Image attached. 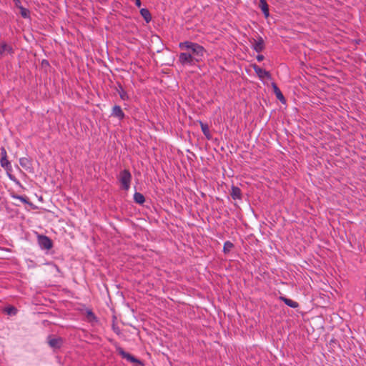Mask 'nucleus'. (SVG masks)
I'll return each instance as SVG.
<instances>
[{
	"instance_id": "22",
	"label": "nucleus",
	"mask_w": 366,
	"mask_h": 366,
	"mask_svg": "<svg viewBox=\"0 0 366 366\" xmlns=\"http://www.w3.org/2000/svg\"><path fill=\"white\" fill-rule=\"evenodd\" d=\"M11 197L14 199H19L24 204H29L28 198L25 196H21V195L13 194H11Z\"/></svg>"
},
{
	"instance_id": "13",
	"label": "nucleus",
	"mask_w": 366,
	"mask_h": 366,
	"mask_svg": "<svg viewBox=\"0 0 366 366\" xmlns=\"http://www.w3.org/2000/svg\"><path fill=\"white\" fill-rule=\"evenodd\" d=\"M230 194L233 199H240L242 197L241 189L237 187L232 186Z\"/></svg>"
},
{
	"instance_id": "24",
	"label": "nucleus",
	"mask_w": 366,
	"mask_h": 366,
	"mask_svg": "<svg viewBox=\"0 0 366 366\" xmlns=\"http://www.w3.org/2000/svg\"><path fill=\"white\" fill-rule=\"evenodd\" d=\"M5 311L9 315H15L17 310L14 307H9L6 308Z\"/></svg>"
},
{
	"instance_id": "28",
	"label": "nucleus",
	"mask_w": 366,
	"mask_h": 366,
	"mask_svg": "<svg viewBox=\"0 0 366 366\" xmlns=\"http://www.w3.org/2000/svg\"><path fill=\"white\" fill-rule=\"evenodd\" d=\"M256 59L258 61H262L264 59V56L262 54H259L257 56Z\"/></svg>"
},
{
	"instance_id": "18",
	"label": "nucleus",
	"mask_w": 366,
	"mask_h": 366,
	"mask_svg": "<svg viewBox=\"0 0 366 366\" xmlns=\"http://www.w3.org/2000/svg\"><path fill=\"white\" fill-rule=\"evenodd\" d=\"M117 92H118V94H119L120 98L122 100H128L129 99V95L127 94V92L122 88V86H119Z\"/></svg>"
},
{
	"instance_id": "11",
	"label": "nucleus",
	"mask_w": 366,
	"mask_h": 366,
	"mask_svg": "<svg viewBox=\"0 0 366 366\" xmlns=\"http://www.w3.org/2000/svg\"><path fill=\"white\" fill-rule=\"evenodd\" d=\"M272 87L273 89V92L275 94L276 97L277 98V99H279L281 102L285 103V99L282 92L280 91L279 87L277 86V84L275 83L272 82Z\"/></svg>"
},
{
	"instance_id": "20",
	"label": "nucleus",
	"mask_w": 366,
	"mask_h": 366,
	"mask_svg": "<svg viewBox=\"0 0 366 366\" xmlns=\"http://www.w3.org/2000/svg\"><path fill=\"white\" fill-rule=\"evenodd\" d=\"M0 164L5 169H10L11 167V163L8 161L7 157L1 158Z\"/></svg>"
},
{
	"instance_id": "19",
	"label": "nucleus",
	"mask_w": 366,
	"mask_h": 366,
	"mask_svg": "<svg viewBox=\"0 0 366 366\" xmlns=\"http://www.w3.org/2000/svg\"><path fill=\"white\" fill-rule=\"evenodd\" d=\"M18 8L20 9V14L23 18L27 19L30 17V11L29 9L23 7L22 5H21L20 7Z\"/></svg>"
},
{
	"instance_id": "15",
	"label": "nucleus",
	"mask_w": 366,
	"mask_h": 366,
	"mask_svg": "<svg viewBox=\"0 0 366 366\" xmlns=\"http://www.w3.org/2000/svg\"><path fill=\"white\" fill-rule=\"evenodd\" d=\"M48 342L51 347L56 349L61 347L62 340L61 338H50Z\"/></svg>"
},
{
	"instance_id": "2",
	"label": "nucleus",
	"mask_w": 366,
	"mask_h": 366,
	"mask_svg": "<svg viewBox=\"0 0 366 366\" xmlns=\"http://www.w3.org/2000/svg\"><path fill=\"white\" fill-rule=\"evenodd\" d=\"M178 61L183 66H192L198 63L190 52H181L178 56Z\"/></svg>"
},
{
	"instance_id": "7",
	"label": "nucleus",
	"mask_w": 366,
	"mask_h": 366,
	"mask_svg": "<svg viewBox=\"0 0 366 366\" xmlns=\"http://www.w3.org/2000/svg\"><path fill=\"white\" fill-rule=\"evenodd\" d=\"M252 49L257 52H261L264 49V42L263 39L259 36L257 40L253 39Z\"/></svg>"
},
{
	"instance_id": "4",
	"label": "nucleus",
	"mask_w": 366,
	"mask_h": 366,
	"mask_svg": "<svg viewBox=\"0 0 366 366\" xmlns=\"http://www.w3.org/2000/svg\"><path fill=\"white\" fill-rule=\"evenodd\" d=\"M117 351L122 356V358L126 359L127 361L132 362L135 366H144V363L139 359L136 358L131 354L125 352L122 347H118Z\"/></svg>"
},
{
	"instance_id": "12",
	"label": "nucleus",
	"mask_w": 366,
	"mask_h": 366,
	"mask_svg": "<svg viewBox=\"0 0 366 366\" xmlns=\"http://www.w3.org/2000/svg\"><path fill=\"white\" fill-rule=\"evenodd\" d=\"M280 300L282 301L286 305L291 308H297L299 307V304L297 302L291 299L287 298L285 297L280 296Z\"/></svg>"
},
{
	"instance_id": "27",
	"label": "nucleus",
	"mask_w": 366,
	"mask_h": 366,
	"mask_svg": "<svg viewBox=\"0 0 366 366\" xmlns=\"http://www.w3.org/2000/svg\"><path fill=\"white\" fill-rule=\"evenodd\" d=\"M14 2V4L16 7H20V6L21 5V1L20 0H13Z\"/></svg>"
},
{
	"instance_id": "14",
	"label": "nucleus",
	"mask_w": 366,
	"mask_h": 366,
	"mask_svg": "<svg viewBox=\"0 0 366 366\" xmlns=\"http://www.w3.org/2000/svg\"><path fill=\"white\" fill-rule=\"evenodd\" d=\"M259 7L262 11L264 16L267 18L269 16V7L266 0H259Z\"/></svg>"
},
{
	"instance_id": "25",
	"label": "nucleus",
	"mask_w": 366,
	"mask_h": 366,
	"mask_svg": "<svg viewBox=\"0 0 366 366\" xmlns=\"http://www.w3.org/2000/svg\"><path fill=\"white\" fill-rule=\"evenodd\" d=\"M201 128H202V131L203 134L206 137H209V128H208L207 125L204 124H201Z\"/></svg>"
},
{
	"instance_id": "5",
	"label": "nucleus",
	"mask_w": 366,
	"mask_h": 366,
	"mask_svg": "<svg viewBox=\"0 0 366 366\" xmlns=\"http://www.w3.org/2000/svg\"><path fill=\"white\" fill-rule=\"evenodd\" d=\"M38 243L39 247L43 249H50L52 247L51 240L45 235L38 236Z\"/></svg>"
},
{
	"instance_id": "21",
	"label": "nucleus",
	"mask_w": 366,
	"mask_h": 366,
	"mask_svg": "<svg viewBox=\"0 0 366 366\" xmlns=\"http://www.w3.org/2000/svg\"><path fill=\"white\" fill-rule=\"evenodd\" d=\"M234 244L230 241H226L224 244L223 252L227 254L233 248Z\"/></svg>"
},
{
	"instance_id": "1",
	"label": "nucleus",
	"mask_w": 366,
	"mask_h": 366,
	"mask_svg": "<svg viewBox=\"0 0 366 366\" xmlns=\"http://www.w3.org/2000/svg\"><path fill=\"white\" fill-rule=\"evenodd\" d=\"M179 47L182 50H187L188 51L187 52H190L192 56H193L194 59H196L197 62L203 61L206 50L202 45L196 42L185 41L180 42Z\"/></svg>"
},
{
	"instance_id": "6",
	"label": "nucleus",
	"mask_w": 366,
	"mask_h": 366,
	"mask_svg": "<svg viewBox=\"0 0 366 366\" xmlns=\"http://www.w3.org/2000/svg\"><path fill=\"white\" fill-rule=\"evenodd\" d=\"M14 53V49L12 46L5 41L0 42V54L1 56H5L7 54H12Z\"/></svg>"
},
{
	"instance_id": "10",
	"label": "nucleus",
	"mask_w": 366,
	"mask_h": 366,
	"mask_svg": "<svg viewBox=\"0 0 366 366\" xmlns=\"http://www.w3.org/2000/svg\"><path fill=\"white\" fill-rule=\"evenodd\" d=\"M19 164L26 171L32 172L31 160L27 157H21L19 159Z\"/></svg>"
},
{
	"instance_id": "30",
	"label": "nucleus",
	"mask_w": 366,
	"mask_h": 366,
	"mask_svg": "<svg viewBox=\"0 0 366 366\" xmlns=\"http://www.w3.org/2000/svg\"><path fill=\"white\" fill-rule=\"evenodd\" d=\"M9 178H10V179H11V180H14V179L11 177V175H9Z\"/></svg>"
},
{
	"instance_id": "3",
	"label": "nucleus",
	"mask_w": 366,
	"mask_h": 366,
	"mask_svg": "<svg viewBox=\"0 0 366 366\" xmlns=\"http://www.w3.org/2000/svg\"><path fill=\"white\" fill-rule=\"evenodd\" d=\"M119 180L125 190H128L130 187L132 180V174L127 169H124L119 174Z\"/></svg>"
},
{
	"instance_id": "9",
	"label": "nucleus",
	"mask_w": 366,
	"mask_h": 366,
	"mask_svg": "<svg viewBox=\"0 0 366 366\" xmlns=\"http://www.w3.org/2000/svg\"><path fill=\"white\" fill-rule=\"evenodd\" d=\"M111 116L117 117L119 120H122L125 114L119 105H114L112 108Z\"/></svg>"
},
{
	"instance_id": "26",
	"label": "nucleus",
	"mask_w": 366,
	"mask_h": 366,
	"mask_svg": "<svg viewBox=\"0 0 366 366\" xmlns=\"http://www.w3.org/2000/svg\"><path fill=\"white\" fill-rule=\"evenodd\" d=\"M1 158H6L7 157V153H6V151L4 147H1Z\"/></svg>"
},
{
	"instance_id": "29",
	"label": "nucleus",
	"mask_w": 366,
	"mask_h": 366,
	"mask_svg": "<svg viewBox=\"0 0 366 366\" xmlns=\"http://www.w3.org/2000/svg\"><path fill=\"white\" fill-rule=\"evenodd\" d=\"M134 3L138 8L141 7L142 3L140 0H134Z\"/></svg>"
},
{
	"instance_id": "16",
	"label": "nucleus",
	"mask_w": 366,
	"mask_h": 366,
	"mask_svg": "<svg viewBox=\"0 0 366 366\" xmlns=\"http://www.w3.org/2000/svg\"><path fill=\"white\" fill-rule=\"evenodd\" d=\"M140 14L144 18L147 23H149L152 20V16L149 11L147 9L143 8L140 9Z\"/></svg>"
},
{
	"instance_id": "17",
	"label": "nucleus",
	"mask_w": 366,
	"mask_h": 366,
	"mask_svg": "<svg viewBox=\"0 0 366 366\" xmlns=\"http://www.w3.org/2000/svg\"><path fill=\"white\" fill-rule=\"evenodd\" d=\"M134 200L136 203L142 204L145 202L144 195L139 192H135L134 194Z\"/></svg>"
},
{
	"instance_id": "8",
	"label": "nucleus",
	"mask_w": 366,
	"mask_h": 366,
	"mask_svg": "<svg viewBox=\"0 0 366 366\" xmlns=\"http://www.w3.org/2000/svg\"><path fill=\"white\" fill-rule=\"evenodd\" d=\"M253 69L257 76L261 79L267 78L271 79V75L269 71L260 68L259 66L254 64L253 65Z\"/></svg>"
},
{
	"instance_id": "23",
	"label": "nucleus",
	"mask_w": 366,
	"mask_h": 366,
	"mask_svg": "<svg viewBox=\"0 0 366 366\" xmlns=\"http://www.w3.org/2000/svg\"><path fill=\"white\" fill-rule=\"evenodd\" d=\"M86 317L89 322L97 321V317L91 310H86Z\"/></svg>"
}]
</instances>
